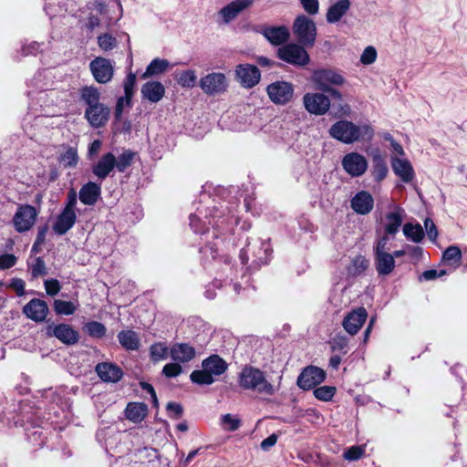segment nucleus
I'll return each instance as SVG.
<instances>
[{
  "label": "nucleus",
  "mask_w": 467,
  "mask_h": 467,
  "mask_svg": "<svg viewBox=\"0 0 467 467\" xmlns=\"http://www.w3.org/2000/svg\"><path fill=\"white\" fill-rule=\"evenodd\" d=\"M329 134L343 143L350 144L360 140H371L374 132L368 124L356 125L348 120H339L331 126Z\"/></svg>",
  "instance_id": "obj_1"
},
{
  "label": "nucleus",
  "mask_w": 467,
  "mask_h": 467,
  "mask_svg": "<svg viewBox=\"0 0 467 467\" xmlns=\"http://www.w3.org/2000/svg\"><path fill=\"white\" fill-rule=\"evenodd\" d=\"M239 384L245 389L256 390L259 393L273 395L274 386L269 383L264 373L254 367L246 366L239 375Z\"/></svg>",
  "instance_id": "obj_2"
},
{
  "label": "nucleus",
  "mask_w": 467,
  "mask_h": 467,
  "mask_svg": "<svg viewBox=\"0 0 467 467\" xmlns=\"http://www.w3.org/2000/svg\"><path fill=\"white\" fill-rule=\"evenodd\" d=\"M311 81L316 88L325 92L334 87L344 86L347 82L344 76L332 68L317 69L311 76Z\"/></svg>",
  "instance_id": "obj_3"
},
{
  "label": "nucleus",
  "mask_w": 467,
  "mask_h": 467,
  "mask_svg": "<svg viewBox=\"0 0 467 467\" xmlns=\"http://www.w3.org/2000/svg\"><path fill=\"white\" fill-rule=\"evenodd\" d=\"M293 31L302 45L312 47L315 44L317 36L316 24L305 15L298 16L295 19Z\"/></svg>",
  "instance_id": "obj_4"
},
{
  "label": "nucleus",
  "mask_w": 467,
  "mask_h": 467,
  "mask_svg": "<svg viewBox=\"0 0 467 467\" xmlns=\"http://www.w3.org/2000/svg\"><path fill=\"white\" fill-rule=\"evenodd\" d=\"M37 215L38 213L34 206L29 204L20 205L13 217L16 231L18 233L29 231L34 226Z\"/></svg>",
  "instance_id": "obj_5"
},
{
  "label": "nucleus",
  "mask_w": 467,
  "mask_h": 467,
  "mask_svg": "<svg viewBox=\"0 0 467 467\" xmlns=\"http://www.w3.org/2000/svg\"><path fill=\"white\" fill-rule=\"evenodd\" d=\"M269 99L275 105L289 103L294 96V86L287 81H275L266 88Z\"/></svg>",
  "instance_id": "obj_6"
},
{
  "label": "nucleus",
  "mask_w": 467,
  "mask_h": 467,
  "mask_svg": "<svg viewBox=\"0 0 467 467\" xmlns=\"http://www.w3.org/2000/svg\"><path fill=\"white\" fill-rule=\"evenodd\" d=\"M303 104L307 112L317 116L326 114L331 106L330 99L324 92H308L303 97Z\"/></svg>",
  "instance_id": "obj_7"
},
{
  "label": "nucleus",
  "mask_w": 467,
  "mask_h": 467,
  "mask_svg": "<svg viewBox=\"0 0 467 467\" xmlns=\"http://www.w3.org/2000/svg\"><path fill=\"white\" fill-rule=\"evenodd\" d=\"M201 89L207 95L224 93L228 88V81L223 73L213 72L205 75L199 82Z\"/></svg>",
  "instance_id": "obj_8"
},
{
  "label": "nucleus",
  "mask_w": 467,
  "mask_h": 467,
  "mask_svg": "<svg viewBox=\"0 0 467 467\" xmlns=\"http://www.w3.org/2000/svg\"><path fill=\"white\" fill-rule=\"evenodd\" d=\"M278 57L292 65L305 66L309 62V56L303 47L288 44L278 49Z\"/></svg>",
  "instance_id": "obj_9"
},
{
  "label": "nucleus",
  "mask_w": 467,
  "mask_h": 467,
  "mask_svg": "<svg viewBox=\"0 0 467 467\" xmlns=\"http://www.w3.org/2000/svg\"><path fill=\"white\" fill-rule=\"evenodd\" d=\"M89 68L95 80L101 84L109 82L114 75L112 62L102 57L94 58L89 64Z\"/></svg>",
  "instance_id": "obj_10"
},
{
  "label": "nucleus",
  "mask_w": 467,
  "mask_h": 467,
  "mask_svg": "<svg viewBox=\"0 0 467 467\" xmlns=\"http://www.w3.org/2000/svg\"><path fill=\"white\" fill-rule=\"evenodd\" d=\"M255 0H234L221 8L217 16L223 24H229L242 12L251 8Z\"/></svg>",
  "instance_id": "obj_11"
},
{
  "label": "nucleus",
  "mask_w": 467,
  "mask_h": 467,
  "mask_svg": "<svg viewBox=\"0 0 467 467\" xmlns=\"http://www.w3.org/2000/svg\"><path fill=\"white\" fill-rule=\"evenodd\" d=\"M237 81L245 88H252L261 79V73L257 67L250 64H239L235 68Z\"/></svg>",
  "instance_id": "obj_12"
},
{
  "label": "nucleus",
  "mask_w": 467,
  "mask_h": 467,
  "mask_svg": "<svg viewBox=\"0 0 467 467\" xmlns=\"http://www.w3.org/2000/svg\"><path fill=\"white\" fill-rule=\"evenodd\" d=\"M342 166L348 174L352 177H359L366 172L368 161L363 155L358 152H350L342 159Z\"/></svg>",
  "instance_id": "obj_13"
},
{
  "label": "nucleus",
  "mask_w": 467,
  "mask_h": 467,
  "mask_svg": "<svg viewBox=\"0 0 467 467\" xmlns=\"http://www.w3.org/2000/svg\"><path fill=\"white\" fill-rule=\"evenodd\" d=\"M326 373L323 369L310 366L306 368L297 379V385L303 389H310L323 382Z\"/></svg>",
  "instance_id": "obj_14"
},
{
  "label": "nucleus",
  "mask_w": 467,
  "mask_h": 467,
  "mask_svg": "<svg viewBox=\"0 0 467 467\" xmlns=\"http://www.w3.org/2000/svg\"><path fill=\"white\" fill-rule=\"evenodd\" d=\"M390 164L395 175L404 183H410L414 180L415 171L411 162L408 159L391 156Z\"/></svg>",
  "instance_id": "obj_15"
},
{
  "label": "nucleus",
  "mask_w": 467,
  "mask_h": 467,
  "mask_svg": "<svg viewBox=\"0 0 467 467\" xmlns=\"http://www.w3.org/2000/svg\"><path fill=\"white\" fill-rule=\"evenodd\" d=\"M367 317V310L364 307H358L345 317L342 323L343 327L348 334L354 336L362 327Z\"/></svg>",
  "instance_id": "obj_16"
},
{
  "label": "nucleus",
  "mask_w": 467,
  "mask_h": 467,
  "mask_svg": "<svg viewBox=\"0 0 467 467\" xmlns=\"http://www.w3.org/2000/svg\"><path fill=\"white\" fill-rule=\"evenodd\" d=\"M47 334L49 337H55L62 343L73 345L78 341V333L67 324H59L57 326H48Z\"/></svg>",
  "instance_id": "obj_17"
},
{
  "label": "nucleus",
  "mask_w": 467,
  "mask_h": 467,
  "mask_svg": "<svg viewBox=\"0 0 467 467\" xmlns=\"http://www.w3.org/2000/svg\"><path fill=\"white\" fill-rule=\"evenodd\" d=\"M109 109L102 103L88 107L85 110V118L94 128H99L106 124L109 117Z\"/></svg>",
  "instance_id": "obj_18"
},
{
  "label": "nucleus",
  "mask_w": 467,
  "mask_h": 467,
  "mask_svg": "<svg viewBox=\"0 0 467 467\" xmlns=\"http://www.w3.org/2000/svg\"><path fill=\"white\" fill-rule=\"evenodd\" d=\"M23 313L36 322H42L47 316L48 306L44 300L34 298L23 307Z\"/></svg>",
  "instance_id": "obj_19"
},
{
  "label": "nucleus",
  "mask_w": 467,
  "mask_h": 467,
  "mask_svg": "<svg viewBox=\"0 0 467 467\" xmlns=\"http://www.w3.org/2000/svg\"><path fill=\"white\" fill-rule=\"evenodd\" d=\"M373 206L374 199L372 195L366 191L358 192L351 200V207L358 214L369 213Z\"/></svg>",
  "instance_id": "obj_20"
},
{
  "label": "nucleus",
  "mask_w": 467,
  "mask_h": 467,
  "mask_svg": "<svg viewBox=\"0 0 467 467\" xmlns=\"http://www.w3.org/2000/svg\"><path fill=\"white\" fill-rule=\"evenodd\" d=\"M116 157L113 153L104 154L97 164L92 167V172L100 180H104L114 170Z\"/></svg>",
  "instance_id": "obj_21"
},
{
  "label": "nucleus",
  "mask_w": 467,
  "mask_h": 467,
  "mask_svg": "<svg viewBox=\"0 0 467 467\" xmlns=\"http://www.w3.org/2000/svg\"><path fill=\"white\" fill-rule=\"evenodd\" d=\"M263 36L273 45L279 46L287 41L290 34L285 26H265L262 29Z\"/></svg>",
  "instance_id": "obj_22"
},
{
  "label": "nucleus",
  "mask_w": 467,
  "mask_h": 467,
  "mask_svg": "<svg viewBox=\"0 0 467 467\" xmlns=\"http://www.w3.org/2000/svg\"><path fill=\"white\" fill-rule=\"evenodd\" d=\"M77 214L73 210L64 209L57 216L56 223L53 225V230L56 234L62 235L66 234L76 223Z\"/></svg>",
  "instance_id": "obj_23"
},
{
  "label": "nucleus",
  "mask_w": 467,
  "mask_h": 467,
  "mask_svg": "<svg viewBox=\"0 0 467 467\" xmlns=\"http://www.w3.org/2000/svg\"><path fill=\"white\" fill-rule=\"evenodd\" d=\"M96 372L99 378L106 382H117L122 377L119 367L112 363H99L96 366Z\"/></svg>",
  "instance_id": "obj_24"
},
{
  "label": "nucleus",
  "mask_w": 467,
  "mask_h": 467,
  "mask_svg": "<svg viewBox=\"0 0 467 467\" xmlns=\"http://www.w3.org/2000/svg\"><path fill=\"white\" fill-rule=\"evenodd\" d=\"M142 97L150 102H159L165 94L164 86L159 81H149L141 87Z\"/></svg>",
  "instance_id": "obj_25"
},
{
  "label": "nucleus",
  "mask_w": 467,
  "mask_h": 467,
  "mask_svg": "<svg viewBox=\"0 0 467 467\" xmlns=\"http://www.w3.org/2000/svg\"><path fill=\"white\" fill-rule=\"evenodd\" d=\"M349 0H339L332 5L327 12L326 18L330 24L338 22L350 9Z\"/></svg>",
  "instance_id": "obj_26"
},
{
  "label": "nucleus",
  "mask_w": 467,
  "mask_h": 467,
  "mask_svg": "<svg viewBox=\"0 0 467 467\" xmlns=\"http://www.w3.org/2000/svg\"><path fill=\"white\" fill-rule=\"evenodd\" d=\"M375 267L379 275H389L395 267L394 255L389 253L375 254Z\"/></svg>",
  "instance_id": "obj_27"
},
{
  "label": "nucleus",
  "mask_w": 467,
  "mask_h": 467,
  "mask_svg": "<svg viewBox=\"0 0 467 467\" xmlns=\"http://www.w3.org/2000/svg\"><path fill=\"white\" fill-rule=\"evenodd\" d=\"M100 186L95 182H88L79 191V200L87 205H93L100 195Z\"/></svg>",
  "instance_id": "obj_28"
},
{
  "label": "nucleus",
  "mask_w": 467,
  "mask_h": 467,
  "mask_svg": "<svg viewBox=\"0 0 467 467\" xmlns=\"http://www.w3.org/2000/svg\"><path fill=\"white\" fill-rule=\"evenodd\" d=\"M171 357L179 362H188L195 357V349L188 344H175L171 348Z\"/></svg>",
  "instance_id": "obj_29"
},
{
  "label": "nucleus",
  "mask_w": 467,
  "mask_h": 467,
  "mask_svg": "<svg viewBox=\"0 0 467 467\" xmlns=\"http://www.w3.org/2000/svg\"><path fill=\"white\" fill-rule=\"evenodd\" d=\"M202 367L214 377L222 375L226 370L227 364L222 358L213 355L204 359L202 363Z\"/></svg>",
  "instance_id": "obj_30"
},
{
  "label": "nucleus",
  "mask_w": 467,
  "mask_h": 467,
  "mask_svg": "<svg viewBox=\"0 0 467 467\" xmlns=\"http://www.w3.org/2000/svg\"><path fill=\"white\" fill-rule=\"evenodd\" d=\"M170 67V62L167 59L154 58L147 67L142 74V78H149L164 73Z\"/></svg>",
  "instance_id": "obj_31"
},
{
  "label": "nucleus",
  "mask_w": 467,
  "mask_h": 467,
  "mask_svg": "<svg viewBox=\"0 0 467 467\" xmlns=\"http://www.w3.org/2000/svg\"><path fill=\"white\" fill-rule=\"evenodd\" d=\"M126 417L133 422H140L147 414V406L143 403H129L126 410Z\"/></svg>",
  "instance_id": "obj_32"
},
{
  "label": "nucleus",
  "mask_w": 467,
  "mask_h": 467,
  "mask_svg": "<svg viewBox=\"0 0 467 467\" xmlns=\"http://www.w3.org/2000/svg\"><path fill=\"white\" fill-rule=\"evenodd\" d=\"M120 345L128 350H136L140 347V338L132 330H123L118 335Z\"/></svg>",
  "instance_id": "obj_33"
},
{
  "label": "nucleus",
  "mask_w": 467,
  "mask_h": 467,
  "mask_svg": "<svg viewBox=\"0 0 467 467\" xmlns=\"http://www.w3.org/2000/svg\"><path fill=\"white\" fill-rule=\"evenodd\" d=\"M388 171L389 169L385 160L380 155H375L373 157V165L371 170V175L374 180L378 182L383 181L386 178Z\"/></svg>",
  "instance_id": "obj_34"
},
{
  "label": "nucleus",
  "mask_w": 467,
  "mask_h": 467,
  "mask_svg": "<svg viewBox=\"0 0 467 467\" xmlns=\"http://www.w3.org/2000/svg\"><path fill=\"white\" fill-rule=\"evenodd\" d=\"M402 223L401 215L398 212H391L386 214L385 234L394 235Z\"/></svg>",
  "instance_id": "obj_35"
},
{
  "label": "nucleus",
  "mask_w": 467,
  "mask_h": 467,
  "mask_svg": "<svg viewBox=\"0 0 467 467\" xmlns=\"http://www.w3.org/2000/svg\"><path fill=\"white\" fill-rule=\"evenodd\" d=\"M403 234L414 243H420L424 237V232L420 224L405 223L403 226Z\"/></svg>",
  "instance_id": "obj_36"
},
{
  "label": "nucleus",
  "mask_w": 467,
  "mask_h": 467,
  "mask_svg": "<svg viewBox=\"0 0 467 467\" xmlns=\"http://www.w3.org/2000/svg\"><path fill=\"white\" fill-rule=\"evenodd\" d=\"M175 78L178 84L185 88H193L197 82V75L192 69H187L177 73Z\"/></svg>",
  "instance_id": "obj_37"
},
{
  "label": "nucleus",
  "mask_w": 467,
  "mask_h": 467,
  "mask_svg": "<svg viewBox=\"0 0 467 467\" xmlns=\"http://www.w3.org/2000/svg\"><path fill=\"white\" fill-rule=\"evenodd\" d=\"M80 96L88 107L99 104L100 93L95 87H84L80 90Z\"/></svg>",
  "instance_id": "obj_38"
},
{
  "label": "nucleus",
  "mask_w": 467,
  "mask_h": 467,
  "mask_svg": "<svg viewBox=\"0 0 467 467\" xmlns=\"http://www.w3.org/2000/svg\"><path fill=\"white\" fill-rule=\"evenodd\" d=\"M150 358L154 362L166 359L169 348L164 343H155L150 348Z\"/></svg>",
  "instance_id": "obj_39"
},
{
  "label": "nucleus",
  "mask_w": 467,
  "mask_h": 467,
  "mask_svg": "<svg viewBox=\"0 0 467 467\" xmlns=\"http://www.w3.org/2000/svg\"><path fill=\"white\" fill-rule=\"evenodd\" d=\"M84 330L92 337L100 338L106 334V327L102 323L91 321L85 325Z\"/></svg>",
  "instance_id": "obj_40"
},
{
  "label": "nucleus",
  "mask_w": 467,
  "mask_h": 467,
  "mask_svg": "<svg viewBox=\"0 0 467 467\" xmlns=\"http://www.w3.org/2000/svg\"><path fill=\"white\" fill-rule=\"evenodd\" d=\"M191 379L192 382L200 385H210L214 381L213 377L204 368L192 371Z\"/></svg>",
  "instance_id": "obj_41"
},
{
  "label": "nucleus",
  "mask_w": 467,
  "mask_h": 467,
  "mask_svg": "<svg viewBox=\"0 0 467 467\" xmlns=\"http://www.w3.org/2000/svg\"><path fill=\"white\" fill-rule=\"evenodd\" d=\"M77 306L70 301H63L57 299L54 302V310L58 315H72Z\"/></svg>",
  "instance_id": "obj_42"
},
{
  "label": "nucleus",
  "mask_w": 467,
  "mask_h": 467,
  "mask_svg": "<svg viewBox=\"0 0 467 467\" xmlns=\"http://www.w3.org/2000/svg\"><path fill=\"white\" fill-rule=\"evenodd\" d=\"M221 424L227 431H234L241 426V420L232 414L223 415L221 418Z\"/></svg>",
  "instance_id": "obj_43"
},
{
  "label": "nucleus",
  "mask_w": 467,
  "mask_h": 467,
  "mask_svg": "<svg viewBox=\"0 0 467 467\" xmlns=\"http://www.w3.org/2000/svg\"><path fill=\"white\" fill-rule=\"evenodd\" d=\"M134 154L130 150H126L116 158L115 168L120 172H123L132 163Z\"/></svg>",
  "instance_id": "obj_44"
},
{
  "label": "nucleus",
  "mask_w": 467,
  "mask_h": 467,
  "mask_svg": "<svg viewBox=\"0 0 467 467\" xmlns=\"http://www.w3.org/2000/svg\"><path fill=\"white\" fill-rule=\"evenodd\" d=\"M336 388L332 386H321L315 389V397L322 401L331 400L336 393Z\"/></svg>",
  "instance_id": "obj_45"
},
{
  "label": "nucleus",
  "mask_w": 467,
  "mask_h": 467,
  "mask_svg": "<svg viewBox=\"0 0 467 467\" xmlns=\"http://www.w3.org/2000/svg\"><path fill=\"white\" fill-rule=\"evenodd\" d=\"M368 266V261L362 255H358L352 260V266L349 269L354 275L363 273Z\"/></svg>",
  "instance_id": "obj_46"
},
{
  "label": "nucleus",
  "mask_w": 467,
  "mask_h": 467,
  "mask_svg": "<svg viewBox=\"0 0 467 467\" xmlns=\"http://www.w3.org/2000/svg\"><path fill=\"white\" fill-rule=\"evenodd\" d=\"M78 161L77 150L73 148H69L60 157V162L66 167H74L77 165Z\"/></svg>",
  "instance_id": "obj_47"
},
{
  "label": "nucleus",
  "mask_w": 467,
  "mask_h": 467,
  "mask_svg": "<svg viewBox=\"0 0 467 467\" xmlns=\"http://www.w3.org/2000/svg\"><path fill=\"white\" fill-rule=\"evenodd\" d=\"M443 260L446 262H454L460 264L462 252L458 246L451 245L443 253Z\"/></svg>",
  "instance_id": "obj_48"
},
{
  "label": "nucleus",
  "mask_w": 467,
  "mask_h": 467,
  "mask_svg": "<svg viewBox=\"0 0 467 467\" xmlns=\"http://www.w3.org/2000/svg\"><path fill=\"white\" fill-rule=\"evenodd\" d=\"M135 84H136V75L134 73L130 72L128 74V76L126 77L124 83H123L124 92H125V96L127 97V99H131V98L133 96V89H134Z\"/></svg>",
  "instance_id": "obj_49"
},
{
  "label": "nucleus",
  "mask_w": 467,
  "mask_h": 467,
  "mask_svg": "<svg viewBox=\"0 0 467 467\" xmlns=\"http://www.w3.org/2000/svg\"><path fill=\"white\" fill-rule=\"evenodd\" d=\"M31 274L32 276L35 278L47 275L46 264L41 257H37L35 260V263L31 266Z\"/></svg>",
  "instance_id": "obj_50"
},
{
  "label": "nucleus",
  "mask_w": 467,
  "mask_h": 467,
  "mask_svg": "<svg viewBox=\"0 0 467 467\" xmlns=\"http://www.w3.org/2000/svg\"><path fill=\"white\" fill-rule=\"evenodd\" d=\"M98 43L103 50H111L116 46V39L109 34L99 36Z\"/></svg>",
  "instance_id": "obj_51"
},
{
  "label": "nucleus",
  "mask_w": 467,
  "mask_h": 467,
  "mask_svg": "<svg viewBox=\"0 0 467 467\" xmlns=\"http://www.w3.org/2000/svg\"><path fill=\"white\" fill-rule=\"evenodd\" d=\"M376 58L377 51L373 47L369 46L364 49L360 57V62L364 65H370L375 62Z\"/></svg>",
  "instance_id": "obj_52"
},
{
  "label": "nucleus",
  "mask_w": 467,
  "mask_h": 467,
  "mask_svg": "<svg viewBox=\"0 0 467 467\" xmlns=\"http://www.w3.org/2000/svg\"><path fill=\"white\" fill-rule=\"evenodd\" d=\"M364 454V449L360 446H352L344 452V459L348 461H357Z\"/></svg>",
  "instance_id": "obj_53"
},
{
  "label": "nucleus",
  "mask_w": 467,
  "mask_h": 467,
  "mask_svg": "<svg viewBox=\"0 0 467 467\" xmlns=\"http://www.w3.org/2000/svg\"><path fill=\"white\" fill-rule=\"evenodd\" d=\"M182 371V368L178 363H169L163 367L162 373L168 378L179 376Z\"/></svg>",
  "instance_id": "obj_54"
},
{
  "label": "nucleus",
  "mask_w": 467,
  "mask_h": 467,
  "mask_svg": "<svg viewBox=\"0 0 467 467\" xmlns=\"http://www.w3.org/2000/svg\"><path fill=\"white\" fill-rule=\"evenodd\" d=\"M304 10L310 16L317 15L319 11L318 0H300Z\"/></svg>",
  "instance_id": "obj_55"
},
{
  "label": "nucleus",
  "mask_w": 467,
  "mask_h": 467,
  "mask_svg": "<svg viewBox=\"0 0 467 467\" xmlns=\"http://www.w3.org/2000/svg\"><path fill=\"white\" fill-rule=\"evenodd\" d=\"M330 344L333 351H344L348 346V339L344 336L337 335L332 339Z\"/></svg>",
  "instance_id": "obj_56"
},
{
  "label": "nucleus",
  "mask_w": 467,
  "mask_h": 467,
  "mask_svg": "<svg viewBox=\"0 0 467 467\" xmlns=\"http://www.w3.org/2000/svg\"><path fill=\"white\" fill-rule=\"evenodd\" d=\"M424 226L429 239L434 242L438 237V230L435 223L431 218H426L424 220Z\"/></svg>",
  "instance_id": "obj_57"
},
{
  "label": "nucleus",
  "mask_w": 467,
  "mask_h": 467,
  "mask_svg": "<svg viewBox=\"0 0 467 467\" xmlns=\"http://www.w3.org/2000/svg\"><path fill=\"white\" fill-rule=\"evenodd\" d=\"M44 285L46 292L49 296H56L61 288L60 284L57 279L46 280Z\"/></svg>",
  "instance_id": "obj_58"
},
{
  "label": "nucleus",
  "mask_w": 467,
  "mask_h": 467,
  "mask_svg": "<svg viewBox=\"0 0 467 467\" xmlns=\"http://www.w3.org/2000/svg\"><path fill=\"white\" fill-rule=\"evenodd\" d=\"M16 263V257L12 254L0 255V269H8Z\"/></svg>",
  "instance_id": "obj_59"
},
{
  "label": "nucleus",
  "mask_w": 467,
  "mask_h": 467,
  "mask_svg": "<svg viewBox=\"0 0 467 467\" xmlns=\"http://www.w3.org/2000/svg\"><path fill=\"white\" fill-rule=\"evenodd\" d=\"M130 100L131 99H127L126 96L121 97L118 99L117 105H116V109H115V118L117 119H121L123 109L125 106H130Z\"/></svg>",
  "instance_id": "obj_60"
},
{
  "label": "nucleus",
  "mask_w": 467,
  "mask_h": 467,
  "mask_svg": "<svg viewBox=\"0 0 467 467\" xmlns=\"http://www.w3.org/2000/svg\"><path fill=\"white\" fill-rule=\"evenodd\" d=\"M388 235L389 234H385L384 236L380 237L376 242V244H375V247H374V254H381V253H387L386 249H387V244H388V242H389Z\"/></svg>",
  "instance_id": "obj_61"
},
{
  "label": "nucleus",
  "mask_w": 467,
  "mask_h": 467,
  "mask_svg": "<svg viewBox=\"0 0 467 467\" xmlns=\"http://www.w3.org/2000/svg\"><path fill=\"white\" fill-rule=\"evenodd\" d=\"M278 436L275 433L271 434L266 439L263 440L261 441L260 447L263 451H267L272 448L274 445H275L277 441Z\"/></svg>",
  "instance_id": "obj_62"
},
{
  "label": "nucleus",
  "mask_w": 467,
  "mask_h": 467,
  "mask_svg": "<svg viewBox=\"0 0 467 467\" xmlns=\"http://www.w3.org/2000/svg\"><path fill=\"white\" fill-rule=\"evenodd\" d=\"M25 282L20 278H14L10 283V287H12L18 296L25 294Z\"/></svg>",
  "instance_id": "obj_63"
},
{
  "label": "nucleus",
  "mask_w": 467,
  "mask_h": 467,
  "mask_svg": "<svg viewBox=\"0 0 467 467\" xmlns=\"http://www.w3.org/2000/svg\"><path fill=\"white\" fill-rule=\"evenodd\" d=\"M167 410L173 414L175 418H179L182 413V407L175 402H169L167 404Z\"/></svg>",
  "instance_id": "obj_64"
}]
</instances>
